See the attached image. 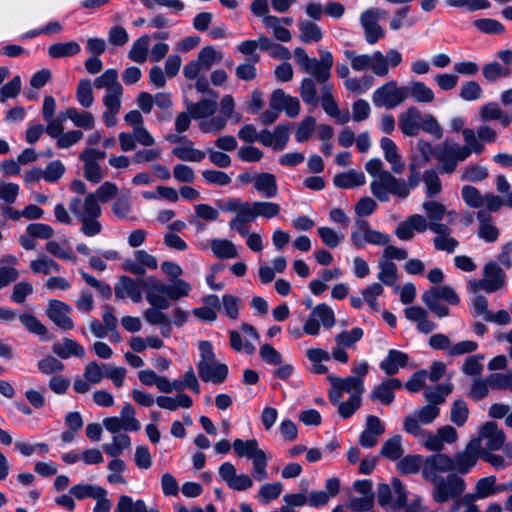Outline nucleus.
<instances>
[{
	"label": "nucleus",
	"mask_w": 512,
	"mask_h": 512,
	"mask_svg": "<svg viewBox=\"0 0 512 512\" xmlns=\"http://www.w3.org/2000/svg\"><path fill=\"white\" fill-rule=\"evenodd\" d=\"M383 163L378 158L370 159L365 164L366 171L373 177H378L370 184L372 194L381 202L389 200V193L400 198H406L409 190L406 181L394 177L389 171L383 170Z\"/></svg>",
	"instance_id": "1"
},
{
	"label": "nucleus",
	"mask_w": 512,
	"mask_h": 512,
	"mask_svg": "<svg viewBox=\"0 0 512 512\" xmlns=\"http://www.w3.org/2000/svg\"><path fill=\"white\" fill-rule=\"evenodd\" d=\"M320 59L309 58L306 51L297 47L294 49V56L297 63L305 70L310 73L317 82H325L331 77V69L334 64L333 55L330 51L320 49Z\"/></svg>",
	"instance_id": "2"
},
{
	"label": "nucleus",
	"mask_w": 512,
	"mask_h": 512,
	"mask_svg": "<svg viewBox=\"0 0 512 512\" xmlns=\"http://www.w3.org/2000/svg\"><path fill=\"white\" fill-rule=\"evenodd\" d=\"M233 449L239 457H247L253 461L252 476L258 480L263 481L268 478L267 465L268 457L266 453L258 447L256 439L241 440L235 439L233 442Z\"/></svg>",
	"instance_id": "3"
},
{
	"label": "nucleus",
	"mask_w": 512,
	"mask_h": 512,
	"mask_svg": "<svg viewBox=\"0 0 512 512\" xmlns=\"http://www.w3.org/2000/svg\"><path fill=\"white\" fill-rule=\"evenodd\" d=\"M220 208L226 212H236V215L229 222L230 229L237 231L243 237L248 235L249 223L257 218L253 203L232 198Z\"/></svg>",
	"instance_id": "4"
},
{
	"label": "nucleus",
	"mask_w": 512,
	"mask_h": 512,
	"mask_svg": "<svg viewBox=\"0 0 512 512\" xmlns=\"http://www.w3.org/2000/svg\"><path fill=\"white\" fill-rule=\"evenodd\" d=\"M470 156V150L461 147L459 144L445 140L436 145V160L441 163L440 172L442 174H452L460 161L466 160Z\"/></svg>",
	"instance_id": "5"
},
{
	"label": "nucleus",
	"mask_w": 512,
	"mask_h": 512,
	"mask_svg": "<svg viewBox=\"0 0 512 512\" xmlns=\"http://www.w3.org/2000/svg\"><path fill=\"white\" fill-rule=\"evenodd\" d=\"M430 482L434 485L432 497L435 502L440 504L458 498L466 490L464 479L455 473H450L446 477H439Z\"/></svg>",
	"instance_id": "6"
},
{
	"label": "nucleus",
	"mask_w": 512,
	"mask_h": 512,
	"mask_svg": "<svg viewBox=\"0 0 512 512\" xmlns=\"http://www.w3.org/2000/svg\"><path fill=\"white\" fill-rule=\"evenodd\" d=\"M344 55L350 60L351 67L355 71L371 69L375 75L380 77H384L388 74L387 59L380 51H376L372 55H357L353 50H346Z\"/></svg>",
	"instance_id": "7"
},
{
	"label": "nucleus",
	"mask_w": 512,
	"mask_h": 512,
	"mask_svg": "<svg viewBox=\"0 0 512 512\" xmlns=\"http://www.w3.org/2000/svg\"><path fill=\"white\" fill-rule=\"evenodd\" d=\"M483 273V279L470 282V288L473 293H477L479 290L493 293L505 286L506 273L497 262H487L484 266Z\"/></svg>",
	"instance_id": "8"
},
{
	"label": "nucleus",
	"mask_w": 512,
	"mask_h": 512,
	"mask_svg": "<svg viewBox=\"0 0 512 512\" xmlns=\"http://www.w3.org/2000/svg\"><path fill=\"white\" fill-rule=\"evenodd\" d=\"M408 98L406 87H397L395 81H390L376 89L372 101L376 107L394 108Z\"/></svg>",
	"instance_id": "9"
},
{
	"label": "nucleus",
	"mask_w": 512,
	"mask_h": 512,
	"mask_svg": "<svg viewBox=\"0 0 512 512\" xmlns=\"http://www.w3.org/2000/svg\"><path fill=\"white\" fill-rule=\"evenodd\" d=\"M422 206L429 219V229L438 235H450L452 232L450 225L453 224V220L441 223L447 213L446 207L442 203L433 200L424 202Z\"/></svg>",
	"instance_id": "10"
},
{
	"label": "nucleus",
	"mask_w": 512,
	"mask_h": 512,
	"mask_svg": "<svg viewBox=\"0 0 512 512\" xmlns=\"http://www.w3.org/2000/svg\"><path fill=\"white\" fill-rule=\"evenodd\" d=\"M454 471L453 459L442 453H435L424 459L422 476L426 481H434L440 476L438 473Z\"/></svg>",
	"instance_id": "11"
},
{
	"label": "nucleus",
	"mask_w": 512,
	"mask_h": 512,
	"mask_svg": "<svg viewBox=\"0 0 512 512\" xmlns=\"http://www.w3.org/2000/svg\"><path fill=\"white\" fill-rule=\"evenodd\" d=\"M481 450V439L476 438L469 441L464 451L455 454L454 471L460 474H467L477 463Z\"/></svg>",
	"instance_id": "12"
},
{
	"label": "nucleus",
	"mask_w": 512,
	"mask_h": 512,
	"mask_svg": "<svg viewBox=\"0 0 512 512\" xmlns=\"http://www.w3.org/2000/svg\"><path fill=\"white\" fill-rule=\"evenodd\" d=\"M71 307L59 300H50L47 309V316L59 328L71 330L74 327L73 320L69 317Z\"/></svg>",
	"instance_id": "13"
},
{
	"label": "nucleus",
	"mask_w": 512,
	"mask_h": 512,
	"mask_svg": "<svg viewBox=\"0 0 512 512\" xmlns=\"http://www.w3.org/2000/svg\"><path fill=\"white\" fill-rule=\"evenodd\" d=\"M269 104L273 109L285 110L290 118H295L300 112V102L298 98L286 95L282 89L273 91Z\"/></svg>",
	"instance_id": "14"
},
{
	"label": "nucleus",
	"mask_w": 512,
	"mask_h": 512,
	"mask_svg": "<svg viewBox=\"0 0 512 512\" xmlns=\"http://www.w3.org/2000/svg\"><path fill=\"white\" fill-rule=\"evenodd\" d=\"M141 279L134 280L129 276H121L119 278V283L115 285L114 291L116 298L122 299L125 297H130L131 300L135 303H139L142 300V292L143 289L142 284L140 283Z\"/></svg>",
	"instance_id": "15"
},
{
	"label": "nucleus",
	"mask_w": 512,
	"mask_h": 512,
	"mask_svg": "<svg viewBox=\"0 0 512 512\" xmlns=\"http://www.w3.org/2000/svg\"><path fill=\"white\" fill-rule=\"evenodd\" d=\"M421 112L415 107H409L399 115L398 125L401 132L408 137L417 136L420 131Z\"/></svg>",
	"instance_id": "16"
},
{
	"label": "nucleus",
	"mask_w": 512,
	"mask_h": 512,
	"mask_svg": "<svg viewBox=\"0 0 512 512\" xmlns=\"http://www.w3.org/2000/svg\"><path fill=\"white\" fill-rule=\"evenodd\" d=\"M401 387L402 382L398 378H389L373 389L370 398L380 401L383 405H390L395 398L394 390L400 389Z\"/></svg>",
	"instance_id": "17"
},
{
	"label": "nucleus",
	"mask_w": 512,
	"mask_h": 512,
	"mask_svg": "<svg viewBox=\"0 0 512 512\" xmlns=\"http://www.w3.org/2000/svg\"><path fill=\"white\" fill-rule=\"evenodd\" d=\"M480 438L486 440L485 446L489 451L499 450L505 442V433L495 422H487L480 430Z\"/></svg>",
	"instance_id": "18"
},
{
	"label": "nucleus",
	"mask_w": 512,
	"mask_h": 512,
	"mask_svg": "<svg viewBox=\"0 0 512 512\" xmlns=\"http://www.w3.org/2000/svg\"><path fill=\"white\" fill-rule=\"evenodd\" d=\"M79 204V198L74 197L70 200L69 209L74 216L81 222V232L89 237L99 234L102 230L101 223L97 220L98 217H84L82 213L76 208Z\"/></svg>",
	"instance_id": "19"
},
{
	"label": "nucleus",
	"mask_w": 512,
	"mask_h": 512,
	"mask_svg": "<svg viewBox=\"0 0 512 512\" xmlns=\"http://www.w3.org/2000/svg\"><path fill=\"white\" fill-rule=\"evenodd\" d=\"M327 380L330 382L333 388H339L344 392H352L351 395H361L364 392L363 379L356 376H348L346 378H340L334 375H328Z\"/></svg>",
	"instance_id": "20"
},
{
	"label": "nucleus",
	"mask_w": 512,
	"mask_h": 512,
	"mask_svg": "<svg viewBox=\"0 0 512 512\" xmlns=\"http://www.w3.org/2000/svg\"><path fill=\"white\" fill-rule=\"evenodd\" d=\"M409 356L399 350L391 349L388 352L387 357L381 361L380 368L388 376H393L398 373L399 368L407 366Z\"/></svg>",
	"instance_id": "21"
},
{
	"label": "nucleus",
	"mask_w": 512,
	"mask_h": 512,
	"mask_svg": "<svg viewBox=\"0 0 512 512\" xmlns=\"http://www.w3.org/2000/svg\"><path fill=\"white\" fill-rule=\"evenodd\" d=\"M52 351L62 359H68L71 356L82 358L85 356L84 348L75 340L64 338L63 342L54 343Z\"/></svg>",
	"instance_id": "22"
},
{
	"label": "nucleus",
	"mask_w": 512,
	"mask_h": 512,
	"mask_svg": "<svg viewBox=\"0 0 512 512\" xmlns=\"http://www.w3.org/2000/svg\"><path fill=\"white\" fill-rule=\"evenodd\" d=\"M254 188L265 198H273L278 193L277 180L274 174L262 172L256 174Z\"/></svg>",
	"instance_id": "23"
},
{
	"label": "nucleus",
	"mask_w": 512,
	"mask_h": 512,
	"mask_svg": "<svg viewBox=\"0 0 512 512\" xmlns=\"http://www.w3.org/2000/svg\"><path fill=\"white\" fill-rule=\"evenodd\" d=\"M217 109L216 99H201L200 101L193 103H187V110L193 117V119H201L212 116Z\"/></svg>",
	"instance_id": "24"
},
{
	"label": "nucleus",
	"mask_w": 512,
	"mask_h": 512,
	"mask_svg": "<svg viewBox=\"0 0 512 512\" xmlns=\"http://www.w3.org/2000/svg\"><path fill=\"white\" fill-rule=\"evenodd\" d=\"M193 146L194 143L192 140H185V145L173 148L172 154L182 161H202L205 158L206 153L204 151L194 149Z\"/></svg>",
	"instance_id": "25"
},
{
	"label": "nucleus",
	"mask_w": 512,
	"mask_h": 512,
	"mask_svg": "<svg viewBox=\"0 0 512 512\" xmlns=\"http://www.w3.org/2000/svg\"><path fill=\"white\" fill-rule=\"evenodd\" d=\"M299 38L303 43L318 42L322 39L321 28L313 21L300 20L298 22Z\"/></svg>",
	"instance_id": "26"
},
{
	"label": "nucleus",
	"mask_w": 512,
	"mask_h": 512,
	"mask_svg": "<svg viewBox=\"0 0 512 512\" xmlns=\"http://www.w3.org/2000/svg\"><path fill=\"white\" fill-rule=\"evenodd\" d=\"M404 454L402 446V437L400 435H394L387 439L381 447L380 455L391 460H399Z\"/></svg>",
	"instance_id": "27"
},
{
	"label": "nucleus",
	"mask_w": 512,
	"mask_h": 512,
	"mask_svg": "<svg viewBox=\"0 0 512 512\" xmlns=\"http://www.w3.org/2000/svg\"><path fill=\"white\" fill-rule=\"evenodd\" d=\"M408 91V97L413 98L418 103H431L434 101V92L420 81L411 82L409 86H405Z\"/></svg>",
	"instance_id": "28"
},
{
	"label": "nucleus",
	"mask_w": 512,
	"mask_h": 512,
	"mask_svg": "<svg viewBox=\"0 0 512 512\" xmlns=\"http://www.w3.org/2000/svg\"><path fill=\"white\" fill-rule=\"evenodd\" d=\"M424 467V459L421 455H407L401 457L397 463V470L401 475L416 474Z\"/></svg>",
	"instance_id": "29"
},
{
	"label": "nucleus",
	"mask_w": 512,
	"mask_h": 512,
	"mask_svg": "<svg viewBox=\"0 0 512 512\" xmlns=\"http://www.w3.org/2000/svg\"><path fill=\"white\" fill-rule=\"evenodd\" d=\"M321 85V104L323 110L329 116L338 115V104L333 96V85L326 80L325 82H318Z\"/></svg>",
	"instance_id": "30"
},
{
	"label": "nucleus",
	"mask_w": 512,
	"mask_h": 512,
	"mask_svg": "<svg viewBox=\"0 0 512 512\" xmlns=\"http://www.w3.org/2000/svg\"><path fill=\"white\" fill-rule=\"evenodd\" d=\"M333 183L339 188H352L363 185L365 183V176L362 172L351 170L346 173H339L335 175Z\"/></svg>",
	"instance_id": "31"
},
{
	"label": "nucleus",
	"mask_w": 512,
	"mask_h": 512,
	"mask_svg": "<svg viewBox=\"0 0 512 512\" xmlns=\"http://www.w3.org/2000/svg\"><path fill=\"white\" fill-rule=\"evenodd\" d=\"M80 50V45L75 41L59 42L49 46L48 54L51 58L58 59L74 56L78 54Z\"/></svg>",
	"instance_id": "32"
},
{
	"label": "nucleus",
	"mask_w": 512,
	"mask_h": 512,
	"mask_svg": "<svg viewBox=\"0 0 512 512\" xmlns=\"http://www.w3.org/2000/svg\"><path fill=\"white\" fill-rule=\"evenodd\" d=\"M198 348L200 350L201 359L197 364V370L199 376H204L203 374L206 373L207 366L217 363L216 355L213 351V346L209 341H200Z\"/></svg>",
	"instance_id": "33"
},
{
	"label": "nucleus",
	"mask_w": 512,
	"mask_h": 512,
	"mask_svg": "<svg viewBox=\"0 0 512 512\" xmlns=\"http://www.w3.org/2000/svg\"><path fill=\"white\" fill-rule=\"evenodd\" d=\"M453 390V385L439 384L435 387H428L424 391V397L429 402V405L437 406L445 402V397Z\"/></svg>",
	"instance_id": "34"
},
{
	"label": "nucleus",
	"mask_w": 512,
	"mask_h": 512,
	"mask_svg": "<svg viewBox=\"0 0 512 512\" xmlns=\"http://www.w3.org/2000/svg\"><path fill=\"white\" fill-rule=\"evenodd\" d=\"M130 445V437L125 433H121L113 437L112 443H106L102 448L107 455L111 457H118L125 449L129 448Z\"/></svg>",
	"instance_id": "35"
},
{
	"label": "nucleus",
	"mask_w": 512,
	"mask_h": 512,
	"mask_svg": "<svg viewBox=\"0 0 512 512\" xmlns=\"http://www.w3.org/2000/svg\"><path fill=\"white\" fill-rule=\"evenodd\" d=\"M317 80L312 77L304 78L300 85V96L303 102L307 105L316 106L319 102L317 95Z\"/></svg>",
	"instance_id": "36"
},
{
	"label": "nucleus",
	"mask_w": 512,
	"mask_h": 512,
	"mask_svg": "<svg viewBox=\"0 0 512 512\" xmlns=\"http://www.w3.org/2000/svg\"><path fill=\"white\" fill-rule=\"evenodd\" d=\"M361 25L364 29L365 39L369 44H375L384 37V30L376 21H372L361 14Z\"/></svg>",
	"instance_id": "37"
},
{
	"label": "nucleus",
	"mask_w": 512,
	"mask_h": 512,
	"mask_svg": "<svg viewBox=\"0 0 512 512\" xmlns=\"http://www.w3.org/2000/svg\"><path fill=\"white\" fill-rule=\"evenodd\" d=\"M204 376H200L204 382H212L214 384L223 383L228 376V366L223 363H215L207 366Z\"/></svg>",
	"instance_id": "38"
},
{
	"label": "nucleus",
	"mask_w": 512,
	"mask_h": 512,
	"mask_svg": "<svg viewBox=\"0 0 512 512\" xmlns=\"http://www.w3.org/2000/svg\"><path fill=\"white\" fill-rule=\"evenodd\" d=\"M211 249L220 259L236 258L238 253L235 245L230 240L214 239L211 241Z\"/></svg>",
	"instance_id": "39"
},
{
	"label": "nucleus",
	"mask_w": 512,
	"mask_h": 512,
	"mask_svg": "<svg viewBox=\"0 0 512 512\" xmlns=\"http://www.w3.org/2000/svg\"><path fill=\"white\" fill-rule=\"evenodd\" d=\"M67 114L76 127L91 130L95 126V118L91 112H79L76 108L69 107Z\"/></svg>",
	"instance_id": "40"
},
{
	"label": "nucleus",
	"mask_w": 512,
	"mask_h": 512,
	"mask_svg": "<svg viewBox=\"0 0 512 512\" xmlns=\"http://www.w3.org/2000/svg\"><path fill=\"white\" fill-rule=\"evenodd\" d=\"M19 320L30 333L36 334L44 340L50 339L47 328L34 315L21 314Z\"/></svg>",
	"instance_id": "41"
},
{
	"label": "nucleus",
	"mask_w": 512,
	"mask_h": 512,
	"mask_svg": "<svg viewBox=\"0 0 512 512\" xmlns=\"http://www.w3.org/2000/svg\"><path fill=\"white\" fill-rule=\"evenodd\" d=\"M425 293L432 297L443 300L451 305H457L460 302V298L450 285L434 286L431 289L425 291Z\"/></svg>",
	"instance_id": "42"
},
{
	"label": "nucleus",
	"mask_w": 512,
	"mask_h": 512,
	"mask_svg": "<svg viewBox=\"0 0 512 512\" xmlns=\"http://www.w3.org/2000/svg\"><path fill=\"white\" fill-rule=\"evenodd\" d=\"M512 71L508 67H503L499 62H490L483 66V77L489 82H495L499 78H506L511 75Z\"/></svg>",
	"instance_id": "43"
},
{
	"label": "nucleus",
	"mask_w": 512,
	"mask_h": 512,
	"mask_svg": "<svg viewBox=\"0 0 512 512\" xmlns=\"http://www.w3.org/2000/svg\"><path fill=\"white\" fill-rule=\"evenodd\" d=\"M150 37L144 35L137 39L129 51V58L137 63H144L147 59Z\"/></svg>",
	"instance_id": "44"
},
{
	"label": "nucleus",
	"mask_w": 512,
	"mask_h": 512,
	"mask_svg": "<svg viewBox=\"0 0 512 512\" xmlns=\"http://www.w3.org/2000/svg\"><path fill=\"white\" fill-rule=\"evenodd\" d=\"M197 59L204 70H209L214 64L222 61L223 54L213 46H205L199 51Z\"/></svg>",
	"instance_id": "45"
},
{
	"label": "nucleus",
	"mask_w": 512,
	"mask_h": 512,
	"mask_svg": "<svg viewBox=\"0 0 512 512\" xmlns=\"http://www.w3.org/2000/svg\"><path fill=\"white\" fill-rule=\"evenodd\" d=\"M115 512H148L143 500L133 501L128 495H121L115 507Z\"/></svg>",
	"instance_id": "46"
},
{
	"label": "nucleus",
	"mask_w": 512,
	"mask_h": 512,
	"mask_svg": "<svg viewBox=\"0 0 512 512\" xmlns=\"http://www.w3.org/2000/svg\"><path fill=\"white\" fill-rule=\"evenodd\" d=\"M94 86L97 89H106L108 92H114L116 86L122 87L118 82V72L116 69H108L102 75L94 80Z\"/></svg>",
	"instance_id": "47"
},
{
	"label": "nucleus",
	"mask_w": 512,
	"mask_h": 512,
	"mask_svg": "<svg viewBox=\"0 0 512 512\" xmlns=\"http://www.w3.org/2000/svg\"><path fill=\"white\" fill-rule=\"evenodd\" d=\"M76 208L84 215V217H100L102 210L95 195L87 194L84 201L79 198V204Z\"/></svg>",
	"instance_id": "48"
},
{
	"label": "nucleus",
	"mask_w": 512,
	"mask_h": 512,
	"mask_svg": "<svg viewBox=\"0 0 512 512\" xmlns=\"http://www.w3.org/2000/svg\"><path fill=\"white\" fill-rule=\"evenodd\" d=\"M380 272L378 274L379 280L387 285L394 286L398 280L397 266L391 261H379Z\"/></svg>",
	"instance_id": "49"
},
{
	"label": "nucleus",
	"mask_w": 512,
	"mask_h": 512,
	"mask_svg": "<svg viewBox=\"0 0 512 512\" xmlns=\"http://www.w3.org/2000/svg\"><path fill=\"white\" fill-rule=\"evenodd\" d=\"M469 416L467 403L463 399H458L452 403L450 410V421L458 427L463 426Z\"/></svg>",
	"instance_id": "50"
},
{
	"label": "nucleus",
	"mask_w": 512,
	"mask_h": 512,
	"mask_svg": "<svg viewBox=\"0 0 512 512\" xmlns=\"http://www.w3.org/2000/svg\"><path fill=\"white\" fill-rule=\"evenodd\" d=\"M31 270L36 274H49L51 270L60 271V265L46 255H41L37 260L30 263Z\"/></svg>",
	"instance_id": "51"
},
{
	"label": "nucleus",
	"mask_w": 512,
	"mask_h": 512,
	"mask_svg": "<svg viewBox=\"0 0 512 512\" xmlns=\"http://www.w3.org/2000/svg\"><path fill=\"white\" fill-rule=\"evenodd\" d=\"M76 97L84 108L90 107L94 102L90 79H81L77 86Z\"/></svg>",
	"instance_id": "52"
},
{
	"label": "nucleus",
	"mask_w": 512,
	"mask_h": 512,
	"mask_svg": "<svg viewBox=\"0 0 512 512\" xmlns=\"http://www.w3.org/2000/svg\"><path fill=\"white\" fill-rule=\"evenodd\" d=\"M422 179L426 185V194L429 198H432L441 192V180L434 169L426 170Z\"/></svg>",
	"instance_id": "53"
},
{
	"label": "nucleus",
	"mask_w": 512,
	"mask_h": 512,
	"mask_svg": "<svg viewBox=\"0 0 512 512\" xmlns=\"http://www.w3.org/2000/svg\"><path fill=\"white\" fill-rule=\"evenodd\" d=\"M252 203L256 213V217L260 216L270 219L278 216L281 211L280 205L275 202L255 201Z\"/></svg>",
	"instance_id": "54"
},
{
	"label": "nucleus",
	"mask_w": 512,
	"mask_h": 512,
	"mask_svg": "<svg viewBox=\"0 0 512 512\" xmlns=\"http://www.w3.org/2000/svg\"><path fill=\"white\" fill-rule=\"evenodd\" d=\"M102 489L103 487L101 486H95L91 484H78L72 486L69 490V493L78 500H83L86 498L95 499L96 495H98Z\"/></svg>",
	"instance_id": "55"
},
{
	"label": "nucleus",
	"mask_w": 512,
	"mask_h": 512,
	"mask_svg": "<svg viewBox=\"0 0 512 512\" xmlns=\"http://www.w3.org/2000/svg\"><path fill=\"white\" fill-rule=\"evenodd\" d=\"M312 316L319 319L325 328H331L335 325V315L333 310L325 303L318 304L312 310Z\"/></svg>",
	"instance_id": "56"
},
{
	"label": "nucleus",
	"mask_w": 512,
	"mask_h": 512,
	"mask_svg": "<svg viewBox=\"0 0 512 512\" xmlns=\"http://www.w3.org/2000/svg\"><path fill=\"white\" fill-rule=\"evenodd\" d=\"M474 26L481 32L486 34H503L505 32L504 25L491 18H482L474 21Z\"/></svg>",
	"instance_id": "57"
},
{
	"label": "nucleus",
	"mask_w": 512,
	"mask_h": 512,
	"mask_svg": "<svg viewBox=\"0 0 512 512\" xmlns=\"http://www.w3.org/2000/svg\"><path fill=\"white\" fill-rule=\"evenodd\" d=\"M316 127V119L313 116H306L298 125L295 132L296 141L303 143L307 141Z\"/></svg>",
	"instance_id": "58"
},
{
	"label": "nucleus",
	"mask_w": 512,
	"mask_h": 512,
	"mask_svg": "<svg viewBox=\"0 0 512 512\" xmlns=\"http://www.w3.org/2000/svg\"><path fill=\"white\" fill-rule=\"evenodd\" d=\"M363 330L360 327H355L351 331H342L335 336V342L342 347H351L354 343L361 340L363 337Z\"/></svg>",
	"instance_id": "59"
},
{
	"label": "nucleus",
	"mask_w": 512,
	"mask_h": 512,
	"mask_svg": "<svg viewBox=\"0 0 512 512\" xmlns=\"http://www.w3.org/2000/svg\"><path fill=\"white\" fill-rule=\"evenodd\" d=\"M462 198L465 203L473 208H481L484 206V195H481L479 190L470 185H466L462 188Z\"/></svg>",
	"instance_id": "60"
},
{
	"label": "nucleus",
	"mask_w": 512,
	"mask_h": 512,
	"mask_svg": "<svg viewBox=\"0 0 512 512\" xmlns=\"http://www.w3.org/2000/svg\"><path fill=\"white\" fill-rule=\"evenodd\" d=\"M420 129L431 134L436 139H441L443 136V129L432 114H421Z\"/></svg>",
	"instance_id": "61"
},
{
	"label": "nucleus",
	"mask_w": 512,
	"mask_h": 512,
	"mask_svg": "<svg viewBox=\"0 0 512 512\" xmlns=\"http://www.w3.org/2000/svg\"><path fill=\"white\" fill-rule=\"evenodd\" d=\"M495 476H488L479 479L475 485V492L479 496L480 499L488 498L492 495H495V484H496Z\"/></svg>",
	"instance_id": "62"
},
{
	"label": "nucleus",
	"mask_w": 512,
	"mask_h": 512,
	"mask_svg": "<svg viewBox=\"0 0 512 512\" xmlns=\"http://www.w3.org/2000/svg\"><path fill=\"white\" fill-rule=\"evenodd\" d=\"M91 194L95 195V198L98 200V202L107 203L117 196L118 187L116 184L106 181L100 185L94 193Z\"/></svg>",
	"instance_id": "63"
},
{
	"label": "nucleus",
	"mask_w": 512,
	"mask_h": 512,
	"mask_svg": "<svg viewBox=\"0 0 512 512\" xmlns=\"http://www.w3.org/2000/svg\"><path fill=\"white\" fill-rule=\"evenodd\" d=\"M489 388L486 378H476L473 380L467 396L474 401H480L488 395Z\"/></svg>",
	"instance_id": "64"
}]
</instances>
